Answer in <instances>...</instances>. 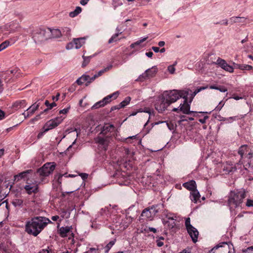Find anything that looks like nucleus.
Returning a JSON list of instances; mask_svg holds the SVG:
<instances>
[{
  "label": "nucleus",
  "instance_id": "f257e3e1",
  "mask_svg": "<svg viewBox=\"0 0 253 253\" xmlns=\"http://www.w3.org/2000/svg\"><path fill=\"white\" fill-rule=\"evenodd\" d=\"M48 223H51L47 218L42 216H35L27 221L25 224V231L29 234L37 236L46 226Z\"/></svg>",
  "mask_w": 253,
  "mask_h": 253
},
{
  "label": "nucleus",
  "instance_id": "f03ea898",
  "mask_svg": "<svg viewBox=\"0 0 253 253\" xmlns=\"http://www.w3.org/2000/svg\"><path fill=\"white\" fill-rule=\"evenodd\" d=\"M246 197L244 191H231L228 196L227 204L231 211L241 207L244 199Z\"/></svg>",
  "mask_w": 253,
  "mask_h": 253
},
{
  "label": "nucleus",
  "instance_id": "7ed1b4c3",
  "mask_svg": "<svg viewBox=\"0 0 253 253\" xmlns=\"http://www.w3.org/2000/svg\"><path fill=\"white\" fill-rule=\"evenodd\" d=\"M164 96L165 97L167 101L169 102L170 105L176 102L178 99L180 98H185L188 96L189 90H172L167 91L163 94Z\"/></svg>",
  "mask_w": 253,
  "mask_h": 253
},
{
  "label": "nucleus",
  "instance_id": "20e7f679",
  "mask_svg": "<svg viewBox=\"0 0 253 253\" xmlns=\"http://www.w3.org/2000/svg\"><path fill=\"white\" fill-rule=\"evenodd\" d=\"M51 30L48 29L39 28L35 30L32 34V38L36 43H40L51 38Z\"/></svg>",
  "mask_w": 253,
  "mask_h": 253
},
{
  "label": "nucleus",
  "instance_id": "39448f33",
  "mask_svg": "<svg viewBox=\"0 0 253 253\" xmlns=\"http://www.w3.org/2000/svg\"><path fill=\"white\" fill-rule=\"evenodd\" d=\"M162 206L163 205L157 204L145 209L142 211L141 216L145 219L152 220L159 212Z\"/></svg>",
  "mask_w": 253,
  "mask_h": 253
},
{
  "label": "nucleus",
  "instance_id": "423d86ee",
  "mask_svg": "<svg viewBox=\"0 0 253 253\" xmlns=\"http://www.w3.org/2000/svg\"><path fill=\"white\" fill-rule=\"evenodd\" d=\"M183 98L184 99L183 103H180L179 106L178 108H173V109H172L171 111L173 112H178V111H180L182 112L183 113L185 114H193V116H198L199 113H207V112H198L190 111V103H188V97Z\"/></svg>",
  "mask_w": 253,
  "mask_h": 253
},
{
  "label": "nucleus",
  "instance_id": "0eeeda50",
  "mask_svg": "<svg viewBox=\"0 0 253 253\" xmlns=\"http://www.w3.org/2000/svg\"><path fill=\"white\" fill-rule=\"evenodd\" d=\"M55 168V165L51 164L50 163H46L42 168L38 169L37 173L40 176H47L53 171Z\"/></svg>",
  "mask_w": 253,
  "mask_h": 253
},
{
  "label": "nucleus",
  "instance_id": "6e6552de",
  "mask_svg": "<svg viewBox=\"0 0 253 253\" xmlns=\"http://www.w3.org/2000/svg\"><path fill=\"white\" fill-rule=\"evenodd\" d=\"M24 189L29 195L32 193L36 194L39 192L38 182L36 180L32 181L27 179L26 184L24 186Z\"/></svg>",
  "mask_w": 253,
  "mask_h": 253
},
{
  "label": "nucleus",
  "instance_id": "1a4fd4ad",
  "mask_svg": "<svg viewBox=\"0 0 253 253\" xmlns=\"http://www.w3.org/2000/svg\"><path fill=\"white\" fill-rule=\"evenodd\" d=\"M63 120L62 117H56L54 119H51L47 122L43 126L42 129H44V132L52 129L57 126Z\"/></svg>",
  "mask_w": 253,
  "mask_h": 253
},
{
  "label": "nucleus",
  "instance_id": "9d476101",
  "mask_svg": "<svg viewBox=\"0 0 253 253\" xmlns=\"http://www.w3.org/2000/svg\"><path fill=\"white\" fill-rule=\"evenodd\" d=\"M170 105L165 97L163 94L161 98L159 99L155 104V108L159 112L162 113L167 110L168 107Z\"/></svg>",
  "mask_w": 253,
  "mask_h": 253
},
{
  "label": "nucleus",
  "instance_id": "9b49d317",
  "mask_svg": "<svg viewBox=\"0 0 253 253\" xmlns=\"http://www.w3.org/2000/svg\"><path fill=\"white\" fill-rule=\"evenodd\" d=\"M215 63L218 65L221 68L226 71L229 72V73H233L234 71V68L232 66L228 64L225 60L220 58L217 59Z\"/></svg>",
  "mask_w": 253,
  "mask_h": 253
},
{
  "label": "nucleus",
  "instance_id": "f8f14e48",
  "mask_svg": "<svg viewBox=\"0 0 253 253\" xmlns=\"http://www.w3.org/2000/svg\"><path fill=\"white\" fill-rule=\"evenodd\" d=\"M17 72V70L16 69L7 71L2 74V77L6 83H11L14 81L13 77Z\"/></svg>",
  "mask_w": 253,
  "mask_h": 253
},
{
  "label": "nucleus",
  "instance_id": "ddd939ff",
  "mask_svg": "<svg viewBox=\"0 0 253 253\" xmlns=\"http://www.w3.org/2000/svg\"><path fill=\"white\" fill-rule=\"evenodd\" d=\"M157 71L155 68H150L145 71V72L140 75L139 77V80L142 81L146 79H149L153 77L156 74Z\"/></svg>",
  "mask_w": 253,
  "mask_h": 253
},
{
  "label": "nucleus",
  "instance_id": "4468645a",
  "mask_svg": "<svg viewBox=\"0 0 253 253\" xmlns=\"http://www.w3.org/2000/svg\"><path fill=\"white\" fill-rule=\"evenodd\" d=\"M39 106L40 103H37V102L32 105L27 109V112H24L23 113L24 117L26 118L32 115L35 112V111L38 110Z\"/></svg>",
  "mask_w": 253,
  "mask_h": 253
},
{
  "label": "nucleus",
  "instance_id": "2eb2a0df",
  "mask_svg": "<svg viewBox=\"0 0 253 253\" xmlns=\"http://www.w3.org/2000/svg\"><path fill=\"white\" fill-rule=\"evenodd\" d=\"M33 172L32 169H28L25 171L20 172L18 174L14 176V181H19L22 179H26L28 178V174L32 173Z\"/></svg>",
  "mask_w": 253,
  "mask_h": 253
},
{
  "label": "nucleus",
  "instance_id": "dca6fc26",
  "mask_svg": "<svg viewBox=\"0 0 253 253\" xmlns=\"http://www.w3.org/2000/svg\"><path fill=\"white\" fill-rule=\"evenodd\" d=\"M219 248H223L221 250V252H223L224 253H229V246L226 242H222L214 247L210 251L213 253H215V250H217Z\"/></svg>",
  "mask_w": 253,
  "mask_h": 253
},
{
  "label": "nucleus",
  "instance_id": "f3484780",
  "mask_svg": "<svg viewBox=\"0 0 253 253\" xmlns=\"http://www.w3.org/2000/svg\"><path fill=\"white\" fill-rule=\"evenodd\" d=\"M187 231L193 242L195 243L197 241L199 236V232L197 229L193 226L191 228L187 229Z\"/></svg>",
  "mask_w": 253,
  "mask_h": 253
},
{
  "label": "nucleus",
  "instance_id": "a211bd4d",
  "mask_svg": "<svg viewBox=\"0 0 253 253\" xmlns=\"http://www.w3.org/2000/svg\"><path fill=\"white\" fill-rule=\"evenodd\" d=\"M94 141L95 143L98 144L100 147H102L104 150H107L108 145V141L107 138L98 136L95 138Z\"/></svg>",
  "mask_w": 253,
  "mask_h": 253
},
{
  "label": "nucleus",
  "instance_id": "6ab92c4d",
  "mask_svg": "<svg viewBox=\"0 0 253 253\" xmlns=\"http://www.w3.org/2000/svg\"><path fill=\"white\" fill-rule=\"evenodd\" d=\"M115 126L112 124H105L102 127L100 133L106 134L109 132H112L114 131Z\"/></svg>",
  "mask_w": 253,
  "mask_h": 253
},
{
  "label": "nucleus",
  "instance_id": "aec40b11",
  "mask_svg": "<svg viewBox=\"0 0 253 253\" xmlns=\"http://www.w3.org/2000/svg\"><path fill=\"white\" fill-rule=\"evenodd\" d=\"M183 186L187 189L192 191L196 189V183L194 180H190L189 182H185L183 184Z\"/></svg>",
  "mask_w": 253,
  "mask_h": 253
},
{
  "label": "nucleus",
  "instance_id": "412c9836",
  "mask_svg": "<svg viewBox=\"0 0 253 253\" xmlns=\"http://www.w3.org/2000/svg\"><path fill=\"white\" fill-rule=\"evenodd\" d=\"M4 179L5 178L3 175H0V202L7 195V194L6 193L7 191L3 192L2 191H3V189L1 190V188L3 189L1 184Z\"/></svg>",
  "mask_w": 253,
  "mask_h": 253
},
{
  "label": "nucleus",
  "instance_id": "4be33fe9",
  "mask_svg": "<svg viewBox=\"0 0 253 253\" xmlns=\"http://www.w3.org/2000/svg\"><path fill=\"white\" fill-rule=\"evenodd\" d=\"M200 197V193L197 189L194 190H192V191L190 192V199L195 203L197 202L198 200H199Z\"/></svg>",
  "mask_w": 253,
  "mask_h": 253
},
{
  "label": "nucleus",
  "instance_id": "5701e85b",
  "mask_svg": "<svg viewBox=\"0 0 253 253\" xmlns=\"http://www.w3.org/2000/svg\"><path fill=\"white\" fill-rule=\"evenodd\" d=\"M71 227H61L59 230L60 236L63 238L67 237L68 234L71 231Z\"/></svg>",
  "mask_w": 253,
  "mask_h": 253
},
{
  "label": "nucleus",
  "instance_id": "b1692460",
  "mask_svg": "<svg viewBox=\"0 0 253 253\" xmlns=\"http://www.w3.org/2000/svg\"><path fill=\"white\" fill-rule=\"evenodd\" d=\"M85 39L84 38L75 39L74 40V43L76 49L81 48L84 43Z\"/></svg>",
  "mask_w": 253,
  "mask_h": 253
},
{
  "label": "nucleus",
  "instance_id": "393cba45",
  "mask_svg": "<svg viewBox=\"0 0 253 253\" xmlns=\"http://www.w3.org/2000/svg\"><path fill=\"white\" fill-rule=\"evenodd\" d=\"M119 95V92L116 91L114 93L108 95L103 99V101L105 102V105L111 102V99L113 98L114 99H116Z\"/></svg>",
  "mask_w": 253,
  "mask_h": 253
},
{
  "label": "nucleus",
  "instance_id": "a878e982",
  "mask_svg": "<svg viewBox=\"0 0 253 253\" xmlns=\"http://www.w3.org/2000/svg\"><path fill=\"white\" fill-rule=\"evenodd\" d=\"M246 19L244 17L233 16L230 18V21L232 24L236 23L245 22Z\"/></svg>",
  "mask_w": 253,
  "mask_h": 253
},
{
  "label": "nucleus",
  "instance_id": "bb28decb",
  "mask_svg": "<svg viewBox=\"0 0 253 253\" xmlns=\"http://www.w3.org/2000/svg\"><path fill=\"white\" fill-rule=\"evenodd\" d=\"M89 79V76L88 75H84L80 78H79L77 81L76 83L79 85H82L83 84L85 81H88Z\"/></svg>",
  "mask_w": 253,
  "mask_h": 253
},
{
  "label": "nucleus",
  "instance_id": "cd10ccee",
  "mask_svg": "<svg viewBox=\"0 0 253 253\" xmlns=\"http://www.w3.org/2000/svg\"><path fill=\"white\" fill-rule=\"evenodd\" d=\"M82 9L80 6H77L74 11L70 12L69 13V16L73 18L77 16L79 14L82 12Z\"/></svg>",
  "mask_w": 253,
  "mask_h": 253
},
{
  "label": "nucleus",
  "instance_id": "c85d7f7f",
  "mask_svg": "<svg viewBox=\"0 0 253 253\" xmlns=\"http://www.w3.org/2000/svg\"><path fill=\"white\" fill-rule=\"evenodd\" d=\"M131 100V97L127 96L119 104V108H123L127 105Z\"/></svg>",
  "mask_w": 253,
  "mask_h": 253
},
{
  "label": "nucleus",
  "instance_id": "c756f323",
  "mask_svg": "<svg viewBox=\"0 0 253 253\" xmlns=\"http://www.w3.org/2000/svg\"><path fill=\"white\" fill-rule=\"evenodd\" d=\"M248 146L247 145H242L239 149L238 154L240 155L241 158H243L245 152L247 151Z\"/></svg>",
  "mask_w": 253,
  "mask_h": 253
},
{
  "label": "nucleus",
  "instance_id": "7c9ffc66",
  "mask_svg": "<svg viewBox=\"0 0 253 253\" xmlns=\"http://www.w3.org/2000/svg\"><path fill=\"white\" fill-rule=\"evenodd\" d=\"M116 242V239H114L113 240L109 242L108 244L105 247V253H108L111 248L114 245Z\"/></svg>",
  "mask_w": 253,
  "mask_h": 253
},
{
  "label": "nucleus",
  "instance_id": "2f4dec72",
  "mask_svg": "<svg viewBox=\"0 0 253 253\" xmlns=\"http://www.w3.org/2000/svg\"><path fill=\"white\" fill-rule=\"evenodd\" d=\"M112 68V65H109V66H108L107 67L101 70L100 71H99L97 74H95L96 75V76L97 77H99V76H101L103 73H104L105 72L109 71V70H110L111 68Z\"/></svg>",
  "mask_w": 253,
  "mask_h": 253
},
{
  "label": "nucleus",
  "instance_id": "473e14b6",
  "mask_svg": "<svg viewBox=\"0 0 253 253\" xmlns=\"http://www.w3.org/2000/svg\"><path fill=\"white\" fill-rule=\"evenodd\" d=\"M23 201L21 199H16L12 201V204L15 207H22Z\"/></svg>",
  "mask_w": 253,
  "mask_h": 253
},
{
  "label": "nucleus",
  "instance_id": "72a5a7b5",
  "mask_svg": "<svg viewBox=\"0 0 253 253\" xmlns=\"http://www.w3.org/2000/svg\"><path fill=\"white\" fill-rule=\"evenodd\" d=\"M105 105V102L103 101V99L97 102L92 107V109H97L101 107H103Z\"/></svg>",
  "mask_w": 253,
  "mask_h": 253
},
{
  "label": "nucleus",
  "instance_id": "f704fd0d",
  "mask_svg": "<svg viewBox=\"0 0 253 253\" xmlns=\"http://www.w3.org/2000/svg\"><path fill=\"white\" fill-rule=\"evenodd\" d=\"M83 58L84 59V61L82 63V67H85L90 62V59L91 56H85L84 55L83 56Z\"/></svg>",
  "mask_w": 253,
  "mask_h": 253
},
{
  "label": "nucleus",
  "instance_id": "c9c22d12",
  "mask_svg": "<svg viewBox=\"0 0 253 253\" xmlns=\"http://www.w3.org/2000/svg\"><path fill=\"white\" fill-rule=\"evenodd\" d=\"M147 38H148V37H145V38H143V39H142L141 40H139L136 41V42L132 43L130 45V47L131 48H134L135 45H139L140 43H141L142 42H143L144 41H145L147 40Z\"/></svg>",
  "mask_w": 253,
  "mask_h": 253
},
{
  "label": "nucleus",
  "instance_id": "e433bc0d",
  "mask_svg": "<svg viewBox=\"0 0 253 253\" xmlns=\"http://www.w3.org/2000/svg\"><path fill=\"white\" fill-rule=\"evenodd\" d=\"M121 33H116L114 35H113L111 38L109 40L108 43H111L114 42H116L117 41V37L119 36Z\"/></svg>",
  "mask_w": 253,
  "mask_h": 253
},
{
  "label": "nucleus",
  "instance_id": "4c0bfd02",
  "mask_svg": "<svg viewBox=\"0 0 253 253\" xmlns=\"http://www.w3.org/2000/svg\"><path fill=\"white\" fill-rule=\"evenodd\" d=\"M253 69V67L250 65L242 64L241 66V70L251 71Z\"/></svg>",
  "mask_w": 253,
  "mask_h": 253
},
{
  "label": "nucleus",
  "instance_id": "58836bf2",
  "mask_svg": "<svg viewBox=\"0 0 253 253\" xmlns=\"http://www.w3.org/2000/svg\"><path fill=\"white\" fill-rule=\"evenodd\" d=\"M44 104L46 106H47L48 109H51L53 107L56 106V104L55 102H52L51 103H49L48 100H46L44 102Z\"/></svg>",
  "mask_w": 253,
  "mask_h": 253
},
{
  "label": "nucleus",
  "instance_id": "ea45409f",
  "mask_svg": "<svg viewBox=\"0 0 253 253\" xmlns=\"http://www.w3.org/2000/svg\"><path fill=\"white\" fill-rule=\"evenodd\" d=\"M185 225L186 230L190 228H191L192 227H193V226L190 223V217H187L186 218L185 222Z\"/></svg>",
  "mask_w": 253,
  "mask_h": 253
},
{
  "label": "nucleus",
  "instance_id": "a19ab883",
  "mask_svg": "<svg viewBox=\"0 0 253 253\" xmlns=\"http://www.w3.org/2000/svg\"><path fill=\"white\" fill-rule=\"evenodd\" d=\"M9 45V42L5 41L0 44V48L2 50L6 48Z\"/></svg>",
  "mask_w": 253,
  "mask_h": 253
},
{
  "label": "nucleus",
  "instance_id": "79ce46f5",
  "mask_svg": "<svg viewBox=\"0 0 253 253\" xmlns=\"http://www.w3.org/2000/svg\"><path fill=\"white\" fill-rule=\"evenodd\" d=\"M1 185L3 187V189L1 188V190L3 189V191H2L3 192L7 191L6 193L8 194L9 192L8 191L7 188L8 187L9 184L7 183L6 181H5L1 184Z\"/></svg>",
  "mask_w": 253,
  "mask_h": 253
},
{
  "label": "nucleus",
  "instance_id": "37998d69",
  "mask_svg": "<svg viewBox=\"0 0 253 253\" xmlns=\"http://www.w3.org/2000/svg\"><path fill=\"white\" fill-rule=\"evenodd\" d=\"M176 64V62H175L174 63V64H173L172 65H170V66H169L168 67V70L170 74H173V73H174L175 70V68H174V66H175Z\"/></svg>",
  "mask_w": 253,
  "mask_h": 253
},
{
  "label": "nucleus",
  "instance_id": "c03bdc74",
  "mask_svg": "<svg viewBox=\"0 0 253 253\" xmlns=\"http://www.w3.org/2000/svg\"><path fill=\"white\" fill-rule=\"evenodd\" d=\"M166 217L171 220H176V216H175L173 214L169 213L166 214Z\"/></svg>",
  "mask_w": 253,
  "mask_h": 253
},
{
  "label": "nucleus",
  "instance_id": "a18cd8bd",
  "mask_svg": "<svg viewBox=\"0 0 253 253\" xmlns=\"http://www.w3.org/2000/svg\"><path fill=\"white\" fill-rule=\"evenodd\" d=\"M242 251L243 253H253V246L249 247Z\"/></svg>",
  "mask_w": 253,
  "mask_h": 253
},
{
  "label": "nucleus",
  "instance_id": "49530a36",
  "mask_svg": "<svg viewBox=\"0 0 253 253\" xmlns=\"http://www.w3.org/2000/svg\"><path fill=\"white\" fill-rule=\"evenodd\" d=\"M113 176L119 180L122 177V172L120 171H117L113 175Z\"/></svg>",
  "mask_w": 253,
  "mask_h": 253
},
{
  "label": "nucleus",
  "instance_id": "de8ad7c7",
  "mask_svg": "<svg viewBox=\"0 0 253 253\" xmlns=\"http://www.w3.org/2000/svg\"><path fill=\"white\" fill-rule=\"evenodd\" d=\"M208 87V86H201V87H200L199 88H197L195 91H194V94H197L198 93H199L200 91L203 90H204L205 89H207V88Z\"/></svg>",
  "mask_w": 253,
  "mask_h": 253
},
{
  "label": "nucleus",
  "instance_id": "09e8293b",
  "mask_svg": "<svg viewBox=\"0 0 253 253\" xmlns=\"http://www.w3.org/2000/svg\"><path fill=\"white\" fill-rule=\"evenodd\" d=\"M224 105V103H223V102L222 101H220L218 105L215 107V110L217 111H220L221 109V108L223 107Z\"/></svg>",
  "mask_w": 253,
  "mask_h": 253
},
{
  "label": "nucleus",
  "instance_id": "8fccbe9b",
  "mask_svg": "<svg viewBox=\"0 0 253 253\" xmlns=\"http://www.w3.org/2000/svg\"><path fill=\"white\" fill-rule=\"evenodd\" d=\"M172 221L171 222H170L169 221H166L165 223H168V226L169 228H173L175 226V223L174 220H172Z\"/></svg>",
  "mask_w": 253,
  "mask_h": 253
},
{
  "label": "nucleus",
  "instance_id": "3c124183",
  "mask_svg": "<svg viewBox=\"0 0 253 253\" xmlns=\"http://www.w3.org/2000/svg\"><path fill=\"white\" fill-rule=\"evenodd\" d=\"M25 103V100H22L20 101H17L14 104V106L16 107H18V106H20V107L23 105Z\"/></svg>",
  "mask_w": 253,
  "mask_h": 253
},
{
  "label": "nucleus",
  "instance_id": "603ef678",
  "mask_svg": "<svg viewBox=\"0 0 253 253\" xmlns=\"http://www.w3.org/2000/svg\"><path fill=\"white\" fill-rule=\"evenodd\" d=\"M52 33L55 34L57 37H59L61 35V32L59 29H54L51 31V34Z\"/></svg>",
  "mask_w": 253,
  "mask_h": 253
},
{
  "label": "nucleus",
  "instance_id": "864d4df0",
  "mask_svg": "<svg viewBox=\"0 0 253 253\" xmlns=\"http://www.w3.org/2000/svg\"><path fill=\"white\" fill-rule=\"evenodd\" d=\"M214 24H221V25H227L228 23V20L227 19H224L221 22H215L214 23Z\"/></svg>",
  "mask_w": 253,
  "mask_h": 253
},
{
  "label": "nucleus",
  "instance_id": "5fc2aeb1",
  "mask_svg": "<svg viewBox=\"0 0 253 253\" xmlns=\"http://www.w3.org/2000/svg\"><path fill=\"white\" fill-rule=\"evenodd\" d=\"M217 90H219L220 92H225L227 91V89L224 86H217Z\"/></svg>",
  "mask_w": 253,
  "mask_h": 253
},
{
  "label": "nucleus",
  "instance_id": "6e6d98bb",
  "mask_svg": "<svg viewBox=\"0 0 253 253\" xmlns=\"http://www.w3.org/2000/svg\"><path fill=\"white\" fill-rule=\"evenodd\" d=\"M246 205L249 207H253V200L248 199Z\"/></svg>",
  "mask_w": 253,
  "mask_h": 253
},
{
  "label": "nucleus",
  "instance_id": "4d7b16f0",
  "mask_svg": "<svg viewBox=\"0 0 253 253\" xmlns=\"http://www.w3.org/2000/svg\"><path fill=\"white\" fill-rule=\"evenodd\" d=\"M209 116H204V118L203 119H200L199 120V121L204 124L205 123H206V120L209 118Z\"/></svg>",
  "mask_w": 253,
  "mask_h": 253
},
{
  "label": "nucleus",
  "instance_id": "13d9d810",
  "mask_svg": "<svg viewBox=\"0 0 253 253\" xmlns=\"http://www.w3.org/2000/svg\"><path fill=\"white\" fill-rule=\"evenodd\" d=\"M122 4V3H117V1H115V0H114L112 2V5L113 6L114 9H116L118 6L121 5Z\"/></svg>",
  "mask_w": 253,
  "mask_h": 253
},
{
  "label": "nucleus",
  "instance_id": "bf43d9fd",
  "mask_svg": "<svg viewBox=\"0 0 253 253\" xmlns=\"http://www.w3.org/2000/svg\"><path fill=\"white\" fill-rule=\"evenodd\" d=\"M74 42H70L69 43H68L67 45H66V48L67 49H72L74 47Z\"/></svg>",
  "mask_w": 253,
  "mask_h": 253
},
{
  "label": "nucleus",
  "instance_id": "052dcab7",
  "mask_svg": "<svg viewBox=\"0 0 253 253\" xmlns=\"http://www.w3.org/2000/svg\"><path fill=\"white\" fill-rule=\"evenodd\" d=\"M96 249L94 248H90L89 249L84 253H96Z\"/></svg>",
  "mask_w": 253,
  "mask_h": 253
},
{
  "label": "nucleus",
  "instance_id": "680f3d73",
  "mask_svg": "<svg viewBox=\"0 0 253 253\" xmlns=\"http://www.w3.org/2000/svg\"><path fill=\"white\" fill-rule=\"evenodd\" d=\"M63 32H66L67 36L70 35L71 30L69 28L66 27L63 29Z\"/></svg>",
  "mask_w": 253,
  "mask_h": 253
},
{
  "label": "nucleus",
  "instance_id": "e2e57ef3",
  "mask_svg": "<svg viewBox=\"0 0 253 253\" xmlns=\"http://www.w3.org/2000/svg\"><path fill=\"white\" fill-rule=\"evenodd\" d=\"M70 107L64 108L59 111L60 114H65L67 113L69 110Z\"/></svg>",
  "mask_w": 253,
  "mask_h": 253
},
{
  "label": "nucleus",
  "instance_id": "0e129e2a",
  "mask_svg": "<svg viewBox=\"0 0 253 253\" xmlns=\"http://www.w3.org/2000/svg\"><path fill=\"white\" fill-rule=\"evenodd\" d=\"M45 132H44V129H43L42 131H41V132H39V133H38V135H37V138H38V139H39L41 138L43 136V134H44V133Z\"/></svg>",
  "mask_w": 253,
  "mask_h": 253
},
{
  "label": "nucleus",
  "instance_id": "69168bd1",
  "mask_svg": "<svg viewBox=\"0 0 253 253\" xmlns=\"http://www.w3.org/2000/svg\"><path fill=\"white\" fill-rule=\"evenodd\" d=\"M231 98H233V99H234L235 100H240V99H241L243 98L242 97L237 96V95H236L235 94H233Z\"/></svg>",
  "mask_w": 253,
  "mask_h": 253
},
{
  "label": "nucleus",
  "instance_id": "338daca9",
  "mask_svg": "<svg viewBox=\"0 0 253 253\" xmlns=\"http://www.w3.org/2000/svg\"><path fill=\"white\" fill-rule=\"evenodd\" d=\"M41 114L38 115H37L34 118L32 119L31 120V121L32 122H35L36 121H38L40 119V116H41Z\"/></svg>",
  "mask_w": 253,
  "mask_h": 253
},
{
  "label": "nucleus",
  "instance_id": "774afa93",
  "mask_svg": "<svg viewBox=\"0 0 253 253\" xmlns=\"http://www.w3.org/2000/svg\"><path fill=\"white\" fill-rule=\"evenodd\" d=\"M4 116H5L4 112L3 111L0 110V120H1L3 119H4Z\"/></svg>",
  "mask_w": 253,
  "mask_h": 253
}]
</instances>
